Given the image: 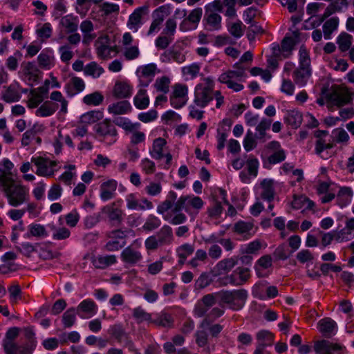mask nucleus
Here are the masks:
<instances>
[{
  "instance_id": "nucleus-48",
  "label": "nucleus",
  "mask_w": 354,
  "mask_h": 354,
  "mask_svg": "<svg viewBox=\"0 0 354 354\" xmlns=\"http://www.w3.org/2000/svg\"><path fill=\"white\" fill-rule=\"evenodd\" d=\"M77 311L75 308H68L62 316V323L64 328H71L76 321Z\"/></svg>"
},
{
  "instance_id": "nucleus-57",
  "label": "nucleus",
  "mask_w": 354,
  "mask_h": 354,
  "mask_svg": "<svg viewBox=\"0 0 354 354\" xmlns=\"http://www.w3.org/2000/svg\"><path fill=\"white\" fill-rule=\"evenodd\" d=\"M174 207L172 209L174 213L180 212L182 209H185L187 212H189V196H180L176 202H174Z\"/></svg>"
},
{
  "instance_id": "nucleus-51",
  "label": "nucleus",
  "mask_w": 354,
  "mask_h": 354,
  "mask_svg": "<svg viewBox=\"0 0 354 354\" xmlns=\"http://www.w3.org/2000/svg\"><path fill=\"white\" fill-rule=\"evenodd\" d=\"M241 26L242 22L240 20L235 23L230 22L228 20L226 21L227 30L235 38H240L243 35Z\"/></svg>"
},
{
  "instance_id": "nucleus-32",
  "label": "nucleus",
  "mask_w": 354,
  "mask_h": 354,
  "mask_svg": "<svg viewBox=\"0 0 354 354\" xmlns=\"http://www.w3.org/2000/svg\"><path fill=\"white\" fill-rule=\"evenodd\" d=\"M134 106L140 110L147 109L149 105V97L147 94V90L140 87L137 94L133 97Z\"/></svg>"
},
{
  "instance_id": "nucleus-9",
  "label": "nucleus",
  "mask_w": 354,
  "mask_h": 354,
  "mask_svg": "<svg viewBox=\"0 0 354 354\" xmlns=\"http://www.w3.org/2000/svg\"><path fill=\"white\" fill-rule=\"evenodd\" d=\"M169 15V7L167 6H162L156 9L152 14L153 20L147 32V35H151L159 31L165 17Z\"/></svg>"
},
{
  "instance_id": "nucleus-36",
  "label": "nucleus",
  "mask_w": 354,
  "mask_h": 354,
  "mask_svg": "<svg viewBox=\"0 0 354 354\" xmlns=\"http://www.w3.org/2000/svg\"><path fill=\"white\" fill-rule=\"evenodd\" d=\"M177 198V194L174 191L169 192L167 198L162 203L158 205L157 212L160 214H163L165 212L170 209L173 206L174 207V202Z\"/></svg>"
},
{
  "instance_id": "nucleus-5",
  "label": "nucleus",
  "mask_w": 354,
  "mask_h": 354,
  "mask_svg": "<svg viewBox=\"0 0 354 354\" xmlns=\"http://www.w3.org/2000/svg\"><path fill=\"white\" fill-rule=\"evenodd\" d=\"M221 0H214L205 6L203 21L205 27L208 30H215L220 28L221 17Z\"/></svg>"
},
{
  "instance_id": "nucleus-27",
  "label": "nucleus",
  "mask_w": 354,
  "mask_h": 354,
  "mask_svg": "<svg viewBox=\"0 0 354 354\" xmlns=\"http://www.w3.org/2000/svg\"><path fill=\"white\" fill-rule=\"evenodd\" d=\"M256 338L257 340L256 346H261L262 348L266 349L267 346L272 345L274 335L268 330H261L257 333Z\"/></svg>"
},
{
  "instance_id": "nucleus-63",
  "label": "nucleus",
  "mask_w": 354,
  "mask_h": 354,
  "mask_svg": "<svg viewBox=\"0 0 354 354\" xmlns=\"http://www.w3.org/2000/svg\"><path fill=\"white\" fill-rule=\"evenodd\" d=\"M173 39L174 37H171L170 36L166 35H161L157 37L155 44L158 49L164 50L169 46Z\"/></svg>"
},
{
  "instance_id": "nucleus-22",
  "label": "nucleus",
  "mask_w": 354,
  "mask_h": 354,
  "mask_svg": "<svg viewBox=\"0 0 354 354\" xmlns=\"http://www.w3.org/2000/svg\"><path fill=\"white\" fill-rule=\"evenodd\" d=\"M20 72L30 82H36L39 80V70L34 62H24L21 65Z\"/></svg>"
},
{
  "instance_id": "nucleus-56",
  "label": "nucleus",
  "mask_w": 354,
  "mask_h": 354,
  "mask_svg": "<svg viewBox=\"0 0 354 354\" xmlns=\"http://www.w3.org/2000/svg\"><path fill=\"white\" fill-rule=\"evenodd\" d=\"M170 80L169 77L162 76L160 78H157L153 86L157 91L167 93L169 92Z\"/></svg>"
},
{
  "instance_id": "nucleus-61",
  "label": "nucleus",
  "mask_w": 354,
  "mask_h": 354,
  "mask_svg": "<svg viewBox=\"0 0 354 354\" xmlns=\"http://www.w3.org/2000/svg\"><path fill=\"white\" fill-rule=\"evenodd\" d=\"M286 155L283 149H279L268 156V162L270 165H275L283 162L286 159Z\"/></svg>"
},
{
  "instance_id": "nucleus-52",
  "label": "nucleus",
  "mask_w": 354,
  "mask_h": 354,
  "mask_svg": "<svg viewBox=\"0 0 354 354\" xmlns=\"http://www.w3.org/2000/svg\"><path fill=\"white\" fill-rule=\"evenodd\" d=\"M11 304H16L21 299L22 291L18 283L12 284L8 289Z\"/></svg>"
},
{
  "instance_id": "nucleus-15",
  "label": "nucleus",
  "mask_w": 354,
  "mask_h": 354,
  "mask_svg": "<svg viewBox=\"0 0 354 354\" xmlns=\"http://www.w3.org/2000/svg\"><path fill=\"white\" fill-rule=\"evenodd\" d=\"M148 10L147 6L138 7L129 15L127 21V27L137 32L140 26L142 24V17L147 14Z\"/></svg>"
},
{
  "instance_id": "nucleus-4",
  "label": "nucleus",
  "mask_w": 354,
  "mask_h": 354,
  "mask_svg": "<svg viewBox=\"0 0 354 354\" xmlns=\"http://www.w3.org/2000/svg\"><path fill=\"white\" fill-rule=\"evenodd\" d=\"M214 83L212 78L206 77L203 82L198 84L194 91V104L201 107H205L213 100Z\"/></svg>"
},
{
  "instance_id": "nucleus-26",
  "label": "nucleus",
  "mask_w": 354,
  "mask_h": 354,
  "mask_svg": "<svg viewBox=\"0 0 354 354\" xmlns=\"http://www.w3.org/2000/svg\"><path fill=\"white\" fill-rule=\"evenodd\" d=\"M167 141L162 138H156L152 145V149L149 151L151 156L155 160H160L164 158L165 147Z\"/></svg>"
},
{
  "instance_id": "nucleus-11",
  "label": "nucleus",
  "mask_w": 354,
  "mask_h": 354,
  "mask_svg": "<svg viewBox=\"0 0 354 354\" xmlns=\"http://www.w3.org/2000/svg\"><path fill=\"white\" fill-rule=\"evenodd\" d=\"M101 213L106 215L109 222L113 226H119L122 221V210L116 207L115 203H111L101 209Z\"/></svg>"
},
{
  "instance_id": "nucleus-43",
  "label": "nucleus",
  "mask_w": 354,
  "mask_h": 354,
  "mask_svg": "<svg viewBox=\"0 0 354 354\" xmlns=\"http://www.w3.org/2000/svg\"><path fill=\"white\" fill-rule=\"evenodd\" d=\"M104 69L95 62H91L86 64L84 68V73L86 75L91 76L93 78L99 77L103 73Z\"/></svg>"
},
{
  "instance_id": "nucleus-49",
  "label": "nucleus",
  "mask_w": 354,
  "mask_h": 354,
  "mask_svg": "<svg viewBox=\"0 0 354 354\" xmlns=\"http://www.w3.org/2000/svg\"><path fill=\"white\" fill-rule=\"evenodd\" d=\"M127 207L129 209L144 210V205L140 203L136 194L131 193L126 196Z\"/></svg>"
},
{
  "instance_id": "nucleus-24",
  "label": "nucleus",
  "mask_w": 354,
  "mask_h": 354,
  "mask_svg": "<svg viewBox=\"0 0 354 354\" xmlns=\"http://www.w3.org/2000/svg\"><path fill=\"white\" fill-rule=\"evenodd\" d=\"M310 75L311 73L308 63L306 65H300L299 68L295 70L294 72L293 76L295 82L299 86H304L306 85Z\"/></svg>"
},
{
  "instance_id": "nucleus-54",
  "label": "nucleus",
  "mask_w": 354,
  "mask_h": 354,
  "mask_svg": "<svg viewBox=\"0 0 354 354\" xmlns=\"http://www.w3.org/2000/svg\"><path fill=\"white\" fill-rule=\"evenodd\" d=\"M39 131V127L35 124L31 129L27 130L22 136L21 145L24 147L30 145L31 140L35 138Z\"/></svg>"
},
{
  "instance_id": "nucleus-53",
  "label": "nucleus",
  "mask_w": 354,
  "mask_h": 354,
  "mask_svg": "<svg viewBox=\"0 0 354 354\" xmlns=\"http://www.w3.org/2000/svg\"><path fill=\"white\" fill-rule=\"evenodd\" d=\"M165 57L168 60L172 59L177 63H183L185 60V55L178 50H168L161 55V58Z\"/></svg>"
},
{
  "instance_id": "nucleus-34",
  "label": "nucleus",
  "mask_w": 354,
  "mask_h": 354,
  "mask_svg": "<svg viewBox=\"0 0 354 354\" xmlns=\"http://www.w3.org/2000/svg\"><path fill=\"white\" fill-rule=\"evenodd\" d=\"M336 42L341 52H346L351 48L353 36L346 32H342L337 37Z\"/></svg>"
},
{
  "instance_id": "nucleus-28",
  "label": "nucleus",
  "mask_w": 354,
  "mask_h": 354,
  "mask_svg": "<svg viewBox=\"0 0 354 354\" xmlns=\"http://www.w3.org/2000/svg\"><path fill=\"white\" fill-rule=\"evenodd\" d=\"M274 180L272 179L265 178L261 183L263 191L261 194L262 199L272 202L274 196V189L273 187Z\"/></svg>"
},
{
  "instance_id": "nucleus-17",
  "label": "nucleus",
  "mask_w": 354,
  "mask_h": 354,
  "mask_svg": "<svg viewBox=\"0 0 354 354\" xmlns=\"http://www.w3.org/2000/svg\"><path fill=\"white\" fill-rule=\"evenodd\" d=\"M118 187V182L114 179H110L103 182L100 187V196L102 201H107L115 196Z\"/></svg>"
},
{
  "instance_id": "nucleus-29",
  "label": "nucleus",
  "mask_w": 354,
  "mask_h": 354,
  "mask_svg": "<svg viewBox=\"0 0 354 354\" xmlns=\"http://www.w3.org/2000/svg\"><path fill=\"white\" fill-rule=\"evenodd\" d=\"M131 104L127 100L113 103L108 107V111L114 115L127 114L131 112Z\"/></svg>"
},
{
  "instance_id": "nucleus-31",
  "label": "nucleus",
  "mask_w": 354,
  "mask_h": 354,
  "mask_svg": "<svg viewBox=\"0 0 354 354\" xmlns=\"http://www.w3.org/2000/svg\"><path fill=\"white\" fill-rule=\"evenodd\" d=\"M284 120L292 128L297 129L302 123L303 116L301 113L297 110H290L287 111Z\"/></svg>"
},
{
  "instance_id": "nucleus-1",
  "label": "nucleus",
  "mask_w": 354,
  "mask_h": 354,
  "mask_svg": "<svg viewBox=\"0 0 354 354\" xmlns=\"http://www.w3.org/2000/svg\"><path fill=\"white\" fill-rule=\"evenodd\" d=\"M220 297L219 292L209 293L204 295L201 299L198 300L195 304L194 314L198 317L205 316L201 323L203 327H207L221 315V310L215 307L213 308L208 313L207 311L215 304L218 303Z\"/></svg>"
},
{
  "instance_id": "nucleus-46",
  "label": "nucleus",
  "mask_w": 354,
  "mask_h": 354,
  "mask_svg": "<svg viewBox=\"0 0 354 354\" xmlns=\"http://www.w3.org/2000/svg\"><path fill=\"white\" fill-rule=\"evenodd\" d=\"M35 348L34 342L32 344L26 343L22 346L16 344L15 348L10 349V351H6V354H32Z\"/></svg>"
},
{
  "instance_id": "nucleus-3",
  "label": "nucleus",
  "mask_w": 354,
  "mask_h": 354,
  "mask_svg": "<svg viewBox=\"0 0 354 354\" xmlns=\"http://www.w3.org/2000/svg\"><path fill=\"white\" fill-rule=\"evenodd\" d=\"M50 100L45 101L35 111V115L39 117H48L53 115L59 108L56 102L61 104L60 112H67L68 101L64 98L60 91H55L50 93Z\"/></svg>"
},
{
  "instance_id": "nucleus-2",
  "label": "nucleus",
  "mask_w": 354,
  "mask_h": 354,
  "mask_svg": "<svg viewBox=\"0 0 354 354\" xmlns=\"http://www.w3.org/2000/svg\"><path fill=\"white\" fill-rule=\"evenodd\" d=\"M0 171V185L3 187L8 203L18 207L29 200V191L25 186L16 183L12 178Z\"/></svg>"
},
{
  "instance_id": "nucleus-10",
  "label": "nucleus",
  "mask_w": 354,
  "mask_h": 354,
  "mask_svg": "<svg viewBox=\"0 0 354 354\" xmlns=\"http://www.w3.org/2000/svg\"><path fill=\"white\" fill-rule=\"evenodd\" d=\"M221 266V261L218 262L209 273H202L195 281V290H200L207 287L220 274Z\"/></svg>"
},
{
  "instance_id": "nucleus-58",
  "label": "nucleus",
  "mask_w": 354,
  "mask_h": 354,
  "mask_svg": "<svg viewBox=\"0 0 354 354\" xmlns=\"http://www.w3.org/2000/svg\"><path fill=\"white\" fill-rule=\"evenodd\" d=\"M203 15V10L201 8H197L190 12L189 15L185 18L194 26L196 28L198 24L201 21Z\"/></svg>"
},
{
  "instance_id": "nucleus-6",
  "label": "nucleus",
  "mask_w": 354,
  "mask_h": 354,
  "mask_svg": "<svg viewBox=\"0 0 354 354\" xmlns=\"http://www.w3.org/2000/svg\"><path fill=\"white\" fill-rule=\"evenodd\" d=\"M248 291L245 289L223 290V303L233 310L241 309L248 299Z\"/></svg>"
},
{
  "instance_id": "nucleus-23",
  "label": "nucleus",
  "mask_w": 354,
  "mask_h": 354,
  "mask_svg": "<svg viewBox=\"0 0 354 354\" xmlns=\"http://www.w3.org/2000/svg\"><path fill=\"white\" fill-rule=\"evenodd\" d=\"M133 87L126 82H117L113 87V93L118 99L128 98L131 96Z\"/></svg>"
},
{
  "instance_id": "nucleus-35",
  "label": "nucleus",
  "mask_w": 354,
  "mask_h": 354,
  "mask_svg": "<svg viewBox=\"0 0 354 354\" xmlns=\"http://www.w3.org/2000/svg\"><path fill=\"white\" fill-rule=\"evenodd\" d=\"M353 196V190L351 187H341L337 194V203L341 207L346 206L351 200Z\"/></svg>"
},
{
  "instance_id": "nucleus-14",
  "label": "nucleus",
  "mask_w": 354,
  "mask_h": 354,
  "mask_svg": "<svg viewBox=\"0 0 354 354\" xmlns=\"http://www.w3.org/2000/svg\"><path fill=\"white\" fill-rule=\"evenodd\" d=\"M1 99L6 103L16 102L21 99L20 84L14 82L7 86L5 91H2Z\"/></svg>"
},
{
  "instance_id": "nucleus-50",
  "label": "nucleus",
  "mask_w": 354,
  "mask_h": 354,
  "mask_svg": "<svg viewBox=\"0 0 354 354\" xmlns=\"http://www.w3.org/2000/svg\"><path fill=\"white\" fill-rule=\"evenodd\" d=\"M293 253L285 244L279 245L274 251L273 256L277 260H286L288 259Z\"/></svg>"
},
{
  "instance_id": "nucleus-42",
  "label": "nucleus",
  "mask_w": 354,
  "mask_h": 354,
  "mask_svg": "<svg viewBox=\"0 0 354 354\" xmlns=\"http://www.w3.org/2000/svg\"><path fill=\"white\" fill-rule=\"evenodd\" d=\"M108 333L120 344L122 343L124 339L126 340V338H128L124 328L120 324H114L110 326Z\"/></svg>"
},
{
  "instance_id": "nucleus-16",
  "label": "nucleus",
  "mask_w": 354,
  "mask_h": 354,
  "mask_svg": "<svg viewBox=\"0 0 354 354\" xmlns=\"http://www.w3.org/2000/svg\"><path fill=\"white\" fill-rule=\"evenodd\" d=\"M319 331L326 338H330L337 331L336 322L330 317L321 319L317 323Z\"/></svg>"
},
{
  "instance_id": "nucleus-55",
  "label": "nucleus",
  "mask_w": 354,
  "mask_h": 354,
  "mask_svg": "<svg viewBox=\"0 0 354 354\" xmlns=\"http://www.w3.org/2000/svg\"><path fill=\"white\" fill-rule=\"evenodd\" d=\"M160 225L161 221L160 218L153 214H151L147 217L146 222L142 226V228L145 231H152L158 228Z\"/></svg>"
},
{
  "instance_id": "nucleus-40",
  "label": "nucleus",
  "mask_w": 354,
  "mask_h": 354,
  "mask_svg": "<svg viewBox=\"0 0 354 354\" xmlns=\"http://www.w3.org/2000/svg\"><path fill=\"white\" fill-rule=\"evenodd\" d=\"M253 227L254 225L252 223L240 221L234 225V230L238 234H244L246 239H249L254 234V232H250Z\"/></svg>"
},
{
  "instance_id": "nucleus-38",
  "label": "nucleus",
  "mask_w": 354,
  "mask_h": 354,
  "mask_svg": "<svg viewBox=\"0 0 354 354\" xmlns=\"http://www.w3.org/2000/svg\"><path fill=\"white\" fill-rule=\"evenodd\" d=\"M28 232L24 234V237L30 239L31 236L35 237H46L48 233L44 226L40 224L32 223L28 225Z\"/></svg>"
},
{
  "instance_id": "nucleus-33",
  "label": "nucleus",
  "mask_w": 354,
  "mask_h": 354,
  "mask_svg": "<svg viewBox=\"0 0 354 354\" xmlns=\"http://www.w3.org/2000/svg\"><path fill=\"white\" fill-rule=\"evenodd\" d=\"M59 24L66 29L67 33L75 32L78 28L77 18L72 15L62 17Z\"/></svg>"
},
{
  "instance_id": "nucleus-19",
  "label": "nucleus",
  "mask_w": 354,
  "mask_h": 354,
  "mask_svg": "<svg viewBox=\"0 0 354 354\" xmlns=\"http://www.w3.org/2000/svg\"><path fill=\"white\" fill-rule=\"evenodd\" d=\"M85 88L84 80L79 77H73L68 82L65 84L64 89L68 97H73L81 93Z\"/></svg>"
},
{
  "instance_id": "nucleus-44",
  "label": "nucleus",
  "mask_w": 354,
  "mask_h": 354,
  "mask_svg": "<svg viewBox=\"0 0 354 354\" xmlns=\"http://www.w3.org/2000/svg\"><path fill=\"white\" fill-rule=\"evenodd\" d=\"M152 322L159 326L171 328L174 325V319L170 314L162 313Z\"/></svg>"
},
{
  "instance_id": "nucleus-18",
  "label": "nucleus",
  "mask_w": 354,
  "mask_h": 354,
  "mask_svg": "<svg viewBox=\"0 0 354 354\" xmlns=\"http://www.w3.org/2000/svg\"><path fill=\"white\" fill-rule=\"evenodd\" d=\"M77 314L82 318L93 317L97 312V306L96 304L91 299H86L80 303L75 309Z\"/></svg>"
},
{
  "instance_id": "nucleus-20",
  "label": "nucleus",
  "mask_w": 354,
  "mask_h": 354,
  "mask_svg": "<svg viewBox=\"0 0 354 354\" xmlns=\"http://www.w3.org/2000/svg\"><path fill=\"white\" fill-rule=\"evenodd\" d=\"M92 265L96 269L104 270L117 262V258L113 254L93 256L91 258Z\"/></svg>"
},
{
  "instance_id": "nucleus-47",
  "label": "nucleus",
  "mask_w": 354,
  "mask_h": 354,
  "mask_svg": "<svg viewBox=\"0 0 354 354\" xmlns=\"http://www.w3.org/2000/svg\"><path fill=\"white\" fill-rule=\"evenodd\" d=\"M104 96L98 91L88 94L83 97V102L86 105L98 106L102 103Z\"/></svg>"
},
{
  "instance_id": "nucleus-21",
  "label": "nucleus",
  "mask_w": 354,
  "mask_h": 354,
  "mask_svg": "<svg viewBox=\"0 0 354 354\" xmlns=\"http://www.w3.org/2000/svg\"><path fill=\"white\" fill-rule=\"evenodd\" d=\"M121 259L126 263L135 265L142 260V255L140 251L130 245L122 250Z\"/></svg>"
},
{
  "instance_id": "nucleus-60",
  "label": "nucleus",
  "mask_w": 354,
  "mask_h": 354,
  "mask_svg": "<svg viewBox=\"0 0 354 354\" xmlns=\"http://www.w3.org/2000/svg\"><path fill=\"white\" fill-rule=\"evenodd\" d=\"M133 317L138 323L151 319V315L147 313L141 307H138L133 309Z\"/></svg>"
},
{
  "instance_id": "nucleus-12",
  "label": "nucleus",
  "mask_w": 354,
  "mask_h": 354,
  "mask_svg": "<svg viewBox=\"0 0 354 354\" xmlns=\"http://www.w3.org/2000/svg\"><path fill=\"white\" fill-rule=\"evenodd\" d=\"M343 348L344 346L339 344L332 343L326 339L317 341L314 344V351L317 354L339 353Z\"/></svg>"
},
{
  "instance_id": "nucleus-30",
  "label": "nucleus",
  "mask_w": 354,
  "mask_h": 354,
  "mask_svg": "<svg viewBox=\"0 0 354 354\" xmlns=\"http://www.w3.org/2000/svg\"><path fill=\"white\" fill-rule=\"evenodd\" d=\"M156 238L160 245H169L171 243L174 239L171 227L167 225H163L157 232Z\"/></svg>"
},
{
  "instance_id": "nucleus-25",
  "label": "nucleus",
  "mask_w": 354,
  "mask_h": 354,
  "mask_svg": "<svg viewBox=\"0 0 354 354\" xmlns=\"http://www.w3.org/2000/svg\"><path fill=\"white\" fill-rule=\"evenodd\" d=\"M19 333V328L17 327H12L7 330L5 338L3 340V346L5 353L6 351H10V349L16 347L17 344L14 342V341L18 337Z\"/></svg>"
},
{
  "instance_id": "nucleus-39",
  "label": "nucleus",
  "mask_w": 354,
  "mask_h": 354,
  "mask_svg": "<svg viewBox=\"0 0 354 354\" xmlns=\"http://www.w3.org/2000/svg\"><path fill=\"white\" fill-rule=\"evenodd\" d=\"M339 19L337 17L328 19L323 25V33L325 39H330L332 33L337 29Z\"/></svg>"
},
{
  "instance_id": "nucleus-41",
  "label": "nucleus",
  "mask_w": 354,
  "mask_h": 354,
  "mask_svg": "<svg viewBox=\"0 0 354 354\" xmlns=\"http://www.w3.org/2000/svg\"><path fill=\"white\" fill-rule=\"evenodd\" d=\"M113 123L127 131L137 130L140 126V123H132L129 119L123 117L116 118L113 120Z\"/></svg>"
},
{
  "instance_id": "nucleus-7",
  "label": "nucleus",
  "mask_w": 354,
  "mask_h": 354,
  "mask_svg": "<svg viewBox=\"0 0 354 354\" xmlns=\"http://www.w3.org/2000/svg\"><path fill=\"white\" fill-rule=\"evenodd\" d=\"M31 162L37 167L36 174L39 176H53L57 171L54 167L57 166V162L55 160H50L43 157H32Z\"/></svg>"
},
{
  "instance_id": "nucleus-64",
  "label": "nucleus",
  "mask_w": 354,
  "mask_h": 354,
  "mask_svg": "<svg viewBox=\"0 0 354 354\" xmlns=\"http://www.w3.org/2000/svg\"><path fill=\"white\" fill-rule=\"evenodd\" d=\"M176 21L174 19L169 18L166 21L165 28L163 29L162 34L173 37L176 29Z\"/></svg>"
},
{
  "instance_id": "nucleus-45",
  "label": "nucleus",
  "mask_w": 354,
  "mask_h": 354,
  "mask_svg": "<svg viewBox=\"0 0 354 354\" xmlns=\"http://www.w3.org/2000/svg\"><path fill=\"white\" fill-rule=\"evenodd\" d=\"M103 118V113L100 111H91L83 114L80 119L82 123L91 124L95 123Z\"/></svg>"
},
{
  "instance_id": "nucleus-8",
  "label": "nucleus",
  "mask_w": 354,
  "mask_h": 354,
  "mask_svg": "<svg viewBox=\"0 0 354 354\" xmlns=\"http://www.w3.org/2000/svg\"><path fill=\"white\" fill-rule=\"evenodd\" d=\"M93 129L98 137L111 138L113 142L115 141L117 136V129L113 122L109 119H105L103 121L95 124Z\"/></svg>"
},
{
  "instance_id": "nucleus-37",
  "label": "nucleus",
  "mask_w": 354,
  "mask_h": 354,
  "mask_svg": "<svg viewBox=\"0 0 354 354\" xmlns=\"http://www.w3.org/2000/svg\"><path fill=\"white\" fill-rule=\"evenodd\" d=\"M354 97V93L346 91L342 93L335 95L331 100L333 103L337 106H342L352 102Z\"/></svg>"
},
{
  "instance_id": "nucleus-62",
  "label": "nucleus",
  "mask_w": 354,
  "mask_h": 354,
  "mask_svg": "<svg viewBox=\"0 0 354 354\" xmlns=\"http://www.w3.org/2000/svg\"><path fill=\"white\" fill-rule=\"evenodd\" d=\"M239 277L241 286L245 284L250 278V270L248 268L238 267L235 270Z\"/></svg>"
},
{
  "instance_id": "nucleus-13",
  "label": "nucleus",
  "mask_w": 354,
  "mask_h": 354,
  "mask_svg": "<svg viewBox=\"0 0 354 354\" xmlns=\"http://www.w3.org/2000/svg\"><path fill=\"white\" fill-rule=\"evenodd\" d=\"M140 69V73L138 75V86L145 88L148 86L149 84L153 81L156 75L157 67L155 64H149L142 66Z\"/></svg>"
},
{
  "instance_id": "nucleus-59",
  "label": "nucleus",
  "mask_w": 354,
  "mask_h": 354,
  "mask_svg": "<svg viewBox=\"0 0 354 354\" xmlns=\"http://www.w3.org/2000/svg\"><path fill=\"white\" fill-rule=\"evenodd\" d=\"M188 88L186 85L182 84H176L173 87V91L171 95L183 99H187Z\"/></svg>"
}]
</instances>
